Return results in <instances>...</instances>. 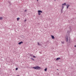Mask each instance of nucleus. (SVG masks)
Here are the masks:
<instances>
[{"mask_svg":"<svg viewBox=\"0 0 76 76\" xmlns=\"http://www.w3.org/2000/svg\"><path fill=\"white\" fill-rule=\"evenodd\" d=\"M33 69H36V70H40V69H41L40 67H39V66H38L35 67H33Z\"/></svg>","mask_w":76,"mask_h":76,"instance_id":"nucleus-1","label":"nucleus"},{"mask_svg":"<svg viewBox=\"0 0 76 76\" xmlns=\"http://www.w3.org/2000/svg\"><path fill=\"white\" fill-rule=\"evenodd\" d=\"M38 13H42V11H41L40 10L38 11Z\"/></svg>","mask_w":76,"mask_h":76,"instance_id":"nucleus-2","label":"nucleus"},{"mask_svg":"<svg viewBox=\"0 0 76 76\" xmlns=\"http://www.w3.org/2000/svg\"><path fill=\"white\" fill-rule=\"evenodd\" d=\"M23 43V42L21 41V42H19L18 44H19V45H20V44H22Z\"/></svg>","mask_w":76,"mask_h":76,"instance_id":"nucleus-3","label":"nucleus"},{"mask_svg":"<svg viewBox=\"0 0 76 76\" xmlns=\"http://www.w3.org/2000/svg\"><path fill=\"white\" fill-rule=\"evenodd\" d=\"M37 44H38V45H39L40 46H41V45H42L40 43H39V42H38L37 43Z\"/></svg>","mask_w":76,"mask_h":76,"instance_id":"nucleus-4","label":"nucleus"},{"mask_svg":"<svg viewBox=\"0 0 76 76\" xmlns=\"http://www.w3.org/2000/svg\"><path fill=\"white\" fill-rule=\"evenodd\" d=\"M66 6H67V9H68V8H69V7L70 6V5L67 4L66 5Z\"/></svg>","mask_w":76,"mask_h":76,"instance_id":"nucleus-5","label":"nucleus"},{"mask_svg":"<svg viewBox=\"0 0 76 76\" xmlns=\"http://www.w3.org/2000/svg\"><path fill=\"white\" fill-rule=\"evenodd\" d=\"M66 42H68V37H67L66 38Z\"/></svg>","mask_w":76,"mask_h":76,"instance_id":"nucleus-6","label":"nucleus"},{"mask_svg":"<svg viewBox=\"0 0 76 76\" xmlns=\"http://www.w3.org/2000/svg\"><path fill=\"white\" fill-rule=\"evenodd\" d=\"M9 7H10L12 6V4H11V2H9Z\"/></svg>","mask_w":76,"mask_h":76,"instance_id":"nucleus-7","label":"nucleus"},{"mask_svg":"<svg viewBox=\"0 0 76 76\" xmlns=\"http://www.w3.org/2000/svg\"><path fill=\"white\" fill-rule=\"evenodd\" d=\"M60 57L57 58L56 59V60L58 61V60H60Z\"/></svg>","mask_w":76,"mask_h":76,"instance_id":"nucleus-8","label":"nucleus"},{"mask_svg":"<svg viewBox=\"0 0 76 76\" xmlns=\"http://www.w3.org/2000/svg\"><path fill=\"white\" fill-rule=\"evenodd\" d=\"M51 37H52V39H54V38H54V36L51 35Z\"/></svg>","mask_w":76,"mask_h":76,"instance_id":"nucleus-9","label":"nucleus"},{"mask_svg":"<svg viewBox=\"0 0 76 76\" xmlns=\"http://www.w3.org/2000/svg\"><path fill=\"white\" fill-rule=\"evenodd\" d=\"M62 5V6H66V3H64V4H63Z\"/></svg>","mask_w":76,"mask_h":76,"instance_id":"nucleus-10","label":"nucleus"},{"mask_svg":"<svg viewBox=\"0 0 76 76\" xmlns=\"http://www.w3.org/2000/svg\"><path fill=\"white\" fill-rule=\"evenodd\" d=\"M31 60H33L34 61H35V59H34V58L32 57L31 58Z\"/></svg>","mask_w":76,"mask_h":76,"instance_id":"nucleus-11","label":"nucleus"},{"mask_svg":"<svg viewBox=\"0 0 76 76\" xmlns=\"http://www.w3.org/2000/svg\"><path fill=\"white\" fill-rule=\"evenodd\" d=\"M3 17H0V20H2V19H3Z\"/></svg>","mask_w":76,"mask_h":76,"instance_id":"nucleus-12","label":"nucleus"},{"mask_svg":"<svg viewBox=\"0 0 76 76\" xmlns=\"http://www.w3.org/2000/svg\"><path fill=\"white\" fill-rule=\"evenodd\" d=\"M19 19H20V18H17V20H19Z\"/></svg>","mask_w":76,"mask_h":76,"instance_id":"nucleus-13","label":"nucleus"},{"mask_svg":"<svg viewBox=\"0 0 76 76\" xmlns=\"http://www.w3.org/2000/svg\"><path fill=\"white\" fill-rule=\"evenodd\" d=\"M70 32L69 31H67V33H68V34H69V33H70Z\"/></svg>","mask_w":76,"mask_h":76,"instance_id":"nucleus-14","label":"nucleus"},{"mask_svg":"<svg viewBox=\"0 0 76 76\" xmlns=\"http://www.w3.org/2000/svg\"><path fill=\"white\" fill-rule=\"evenodd\" d=\"M47 70V68H46L45 69V71H46Z\"/></svg>","mask_w":76,"mask_h":76,"instance_id":"nucleus-15","label":"nucleus"},{"mask_svg":"<svg viewBox=\"0 0 76 76\" xmlns=\"http://www.w3.org/2000/svg\"><path fill=\"white\" fill-rule=\"evenodd\" d=\"M38 15H41V13L38 12Z\"/></svg>","mask_w":76,"mask_h":76,"instance_id":"nucleus-16","label":"nucleus"},{"mask_svg":"<svg viewBox=\"0 0 76 76\" xmlns=\"http://www.w3.org/2000/svg\"><path fill=\"white\" fill-rule=\"evenodd\" d=\"M30 56H31V57H33L34 55H30Z\"/></svg>","mask_w":76,"mask_h":76,"instance_id":"nucleus-17","label":"nucleus"},{"mask_svg":"<svg viewBox=\"0 0 76 76\" xmlns=\"http://www.w3.org/2000/svg\"><path fill=\"white\" fill-rule=\"evenodd\" d=\"M62 44H64V42H61Z\"/></svg>","mask_w":76,"mask_h":76,"instance_id":"nucleus-18","label":"nucleus"},{"mask_svg":"<svg viewBox=\"0 0 76 76\" xmlns=\"http://www.w3.org/2000/svg\"><path fill=\"white\" fill-rule=\"evenodd\" d=\"M33 58H36V57L35 56H33Z\"/></svg>","mask_w":76,"mask_h":76,"instance_id":"nucleus-19","label":"nucleus"},{"mask_svg":"<svg viewBox=\"0 0 76 76\" xmlns=\"http://www.w3.org/2000/svg\"><path fill=\"white\" fill-rule=\"evenodd\" d=\"M62 9H64V6H62Z\"/></svg>","mask_w":76,"mask_h":76,"instance_id":"nucleus-20","label":"nucleus"},{"mask_svg":"<svg viewBox=\"0 0 76 76\" xmlns=\"http://www.w3.org/2000/svg\"><path fill=\"white\" fill-rule=\"evenodd\" d=\"M26 11H27L26 10H24V12H26Z\"/></svg>","mask_w":76,"mask_h":76,"instance_id":"nucleus-21","label":"nucleus"},{"mask_svg":"<svg viewBox=\"0 0 76 76\" xmlns=\"http://www.w3.org/2000/svg\"><path fill=\"white\" fill-rule=\"evenodd\" d=\"M18 69V68H16V70H17Z\"/></svg>","mask_w":76,"mask_h":76,"instance_id":"nucleus-22","label":"nucleus"},{"mask_svg":"<svg viewBox=\"0 0 76 76\" xmlns=\"http://www.w3.org/2000/svg\"><path fill=\"white\" fill-rule=\"evenodd\" d=\"M26 20H25L24 22H26Z\"/></svg>","mask_w":76,"mask_h":76,"instance_id":"nucleus-23","label":"nucleus"},{"mask_svg":"<svg viewBox=\"0 0 76 76\" xmlns=\"http://www.w3.org/2000/svg\"><path fill=\"white\" fill-rule=\"evenodd\" d=\"M63 9L62 8L61 9V11H63Z\"/></svg>","mask_w":76,"mask_h":76,"instance_id":"nucleus-24","label":"nucleus"},{"mask_svg":"<svg viewBox=\"0 0 76 76\" xmlns=\"http://www.w3.org/2000/svg\"><path fill=\"white\" fill-rule=\"evenodd\" d=\"M61 13H63V11H61Z\"/></svg>","mask_w":76,"mask_h":76,"instance_id":"nucleus-25","label":"nucleus"},{"mask_svg":"<svg viewBox=\"0 0 76 76\" xmlns=\"http://www.w3.org/2000/svg\"><path fill=\"white\" fill-rule=\"evenodd\" d=\"M39 53H40V54H42V53L39 52Z\"/></svg>","mask_w":76,"mask_h":76,"instance_id":"nucleus-26","label":"nucleus"},{"mask_svg":"<svg viewBox=\"0 0 76 76\" xmlns=\"http://www.w3.org/2000/svg\"><path fill=\"white\" fill-rule=\"evenodd\" d=\"M74 47H76V45H75V46H74Z\"/></svg>","mask_w":76,"mask_h":76,"instance_id":"nucleus-27","label":"nucleus"},{"mask_svg":"<svg viewBox=\"0 0 76 76\" xmlns=\"http://www.w3.org/2000/svg\"><path fill=\"white\" fill-rule=\"evenodd\" d=\"M57 70H58V69H57Z\"/></svg>","mask_w":76,"mask_h":76,"instance_id":"nucleus-28","label":"nucleus"},{"mask_svg":"<svg viewBox=\"0 0 76 76\" xmlns=\"http://www.w3.org/2000/svg\"><path fill=\"white\" fill-rule=\"evenodd\" d=\"M37 1H38V0H37Z\"/></svg>","mask_w":76,"mask_h":76,"instance_id":"nucleus-29","label":"nucleus"},{"mask_svg":"<svg viewBox=\"0 0 76 76\" xmlns=\"http://www.w3.org/2000/svg\"><path fill=\"white\" fill-rule=\"evenodd\" d=\"M55 1H56V0H55Z\"/></svg>","mask_w":76,"mask_h":76,"instance_id":"nucleus-30","label":"nucleus"},{"mask_svg":"<svg viewBox=\"0 0 76 76\" xmlns=\"http://www.w3.org/2000/svg\"><path fill=\"white\" fill-rule=\"evenodd\" d=\"M58 0H57V1H58Z\"/></svg>","mask_w":76,"mask_h":76,"instance_id":"nucleus-31","label":"nucleus"}]
</instances>
